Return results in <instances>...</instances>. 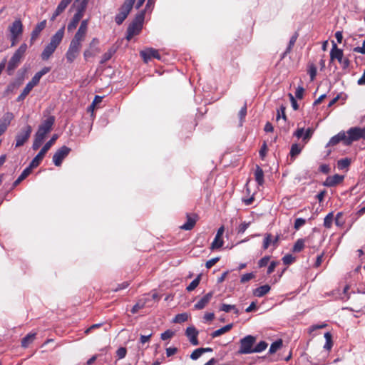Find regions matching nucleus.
I'll list each match as a JSON object with an SVG mask.
<instances>
[{
	"label": "nucleus",
	"instance_id": "nucleus-58",
	"mask_svg": "<svg viewBox=\"0 0 365 365\" xmlns=\"http://www.w3.org/2000/svg\"><path fill=\"white\" fill-rule=\"evenodd\" d=\"M202 354L201 348H198L192 351L190 355V358L192 360H197Z\"/></svg>",
	"mask_w": 365,
	"mask_h": 365
},
{
	"label": "nucleus",
	"instance_id": "nucleus-4",
	"mask_svg": "<svg viewBox=\"0 0 365 365\" xmlns=\"http://www.w3.org/2000/svg\"><path fill=\"white\" fill-rule=\"evenodd\" d=\"M256 342V337L247 335L240 341V346L238 352L242 354L253 353L254 345Z\"/></svg>",
	"mask_w": 365,
	"mask_h": 365
},
{
	"label": "nucleus",
	"instance_id": "nucleus-23",
	"mask_svg": "<svg viewBox=\"0 0 365 365\" xmlns=\"http://www.w3.org/2000/svg\"><path fill=\"white\" fill-rule=\"evenodd\" d=\"M330 57L331 60L337 59L339 63L342 62L343 51L337 48L336 43H333V47L330 51Z\"/></svg>",
	"mask_w": 365,
	"mask_h": 365
},
{
	"label": "nucleus",
	"instance_id": "nucleus-17",
	"mask_svg": "<svg viewBox=\"0 0 365 365\" xmlns=\"http://www.w3.org/2000/svg\"><path fill=\"white\" fill-rule=\"evenodd\" d=\"M46 20L39 22L34 29L31 34L30 43L34 44L36 40L38 38L41 32L46 28Z\"/></svg>",
	"mask_w": 365,
	"mask_h": 365
},
{
	"label": "nucleus",
	"instance_id": "nucleus-53",
	"mask_svg": "<svg viewBox=\"0 0 365 365\" xmlns=\"http://www.w3.org/2000/svg\"><path fill=\"white\" fill-rule=\"evenodd\" d=\"M239 118L240 120V125H242V123L244 121V119L245 118V116L247 115V106L246 104L241 108V110L239 112Z\"/></svg>",
	"mask_w": 365,
	"mask_h": 365
},
{
	"label": "nucleus",
	"instance_id": "nucleus-27",
	"mask_svg": "<svg viewBox=\"0 0 365 365\" xmlns=\"http://www.w3.org/2000/svg\"><path fill=\"white\" fill-rule=\"evenodd\" d=\"M269 290L270 286L268 284H264L254 289L253 294L257 297H262L267 294Z\"/></svg>",
	"mask_w": 365,
	"mask_h": 365
},
{
	"label": "nucleus",
	"instance_id": "nucleus-30",
	"mask_svg": "<svg viewBox=\"0 0 365 365\" xmlns=\"http://www.w3.org/2000/svg\"><path fill=\"white\" fill-rule=\"evenodd\" d=\"M255 178L259 185H262L264 184V172L259 165L256 166Z\"/></svg>",
	"mask_w": 365,
	"mask_h": 365
},
{
	"label": "nucleus",
	"instance_id": "nucleus-51",
	"mask_svg": "<svg viewBox=\"0 0 365 365\" xmlns=\"http://www.w3.org/2000/svg\"><path fill=\"white\" fill-rule=\"evenodd\" d=\"M175 334V332L170 329L166 330L165 332L161 334L160 338L162 340H167L171 339Z\"/></svg>",
	"mask_w": 365,
	"mask_h": 365
},
{
	"label": "nucleus",
	"instance_id": "nucleus-2",
	"mask_svg": "<svg viewBox=\"0 0 365 365\" xmlns=\"http://www.w3.org/2000/svg\"><path fill=\"white\" fill-rule=\"evenodd\" d=\"M26 49L27 45L26 43H22L15 51L7 65L6 71L8 75H12L14 70L19 66L21 59L24 56Z\"/></svg>",
	"mask_w": 365,
	"mask_h": 365
},
{
	"label": "nucleus",
	"instance_id": "nucleus-34",
	"mask_svg": "<svg viewBox=\"0 0 365 365\" xmlns=\"http://www.w3.org/2000/svg\"><path fill=\"white\" fill-rule=\"evenodd\" d=\"M116 52V48L113 46L110 48L101 57V60L100 61L101 64L106 63L108 61H109L114 53Z\"/></svg>",
	"mask_w": 365,
	"mask_h": 365
},
{
	"label": "nucleus",
	"instance_id": "nucleus-10",
	"mask_svg": "<svg viewBox=\"0 0 365 365\" xmlns=\"http://www.w3.org/2000/svg\"><path fill=\"white\" fill-rule=\"evenodd\" d=\"M71 148L63 145L58 149L53 156V162L56 166H61L63 160L68 155Z\"/></svg>",
	"mask_w": 365,
	"mask_h": 365
},
{
	"label": "nucleus",
	"instance_id": "nucleus-60",
	"mask_svg": "<svg viewBox=\"0 0 365 365\" xmlns=\"http://www.w3.org/2000/svg\"><path fill=\"white\" fill-rule=\"evenodd\" d=\"M220 260V257H217L215 258H212L210 260H208L206 264L205 267L207 269H210L212 266H214L218 261Z\"/></svg>",
	"mask_w": 365,
	"mask_h": 365
},
{
	"label": "nucleus",
	"instance_id": "nucleus-43",
	"mask_svg": "<svg viewBox=\"0 0 365 365\" xmlns=\"http://www.w3.org/2000/svg\"><path fill=\"white\" fill-rule=\"evenodd\" d=\"M21 84V81H16V82H12V83H10L5 92L9 93H12L14 91L15 89L18 88Z\"/></svg>",
	"mask_w": 365,
	"mask_h": 365
},
{
	"label": "nucleus",
	"instance_id": "nucleus-56",
	"mask_svg": "<svg viewBox=\"0 0 365 365\" xmlns=\"http://www.w3.org/2000/svg\"><path fill=\"white\" fill-rule=\"evenodd\" d=\"M308 72L310 76L311 81H313L317 76V67L314 64H311Z\"/></svg>",
	"mask_w": 365,
	"mask_h": 365
},
{
	"label": "nucleus",
	"instance_id": "nucleus-47",
	"mask_svg": "<svg viewBox=\"0 0 365 365\" xmlns=\"http://www.w3.org/2000/svg\"><path fill=\"white\" fill-rule=\"evenodd\" d=\"M255 277H256V275L254 272L246 273L241 277L240 282L242 284H245V283L249 282L250 280L255 278Z\"/></svg>",
	"mask_w": 365,
	"mask_h": 365
},
{
	"label": "nucleus",
	"instance_id": "nucleus-41",
	"mask_svg": "<svg viewBox=\"0 0 365 365\" xmlns=\"http://www.w3.org/2000/svg\"><path fill=\"white\" fill-rule=\"evenodd\" d=\"M43 141H44L43 138H41V137L35 135L34 140V143L32 145L33 150H37L41 147V145H42Z\"/></svg>",
	"mask_w": 365,
	"mask_h": 365
},
{
	"label": "nucleus",
	"instance_id": "nucleus-26",
	"mask_svg": "<svg viewBox=\"0 0 365 365\" xmlns=\"http://www.w3.org/2000/svg\"><path fill=\"white\" fill-rule=\"evenodd\" d=\"M14 118V115L12 113L6 112L0 119V125L4 128L7 129Z\"/></svg>",
	"mask_w": 365,
	"mask_h": 365
},
{
	"label": "nucleus",
	"instance_id": "nucleus-57",
	"mask_svg": "<svg viewBox=\"0 0 365 365\" xmlns=\"http://www.w3.org/2000/svg\"><path fill=\"white\" fill-rule=\"evenodd\" d=\"M232 309H235V305L222 304L220 308V311H223L225 312H230Z\"/></svg>",
	"mask_w": 365,
	"mask_h": 365
},
{
	"label": "nucleus",
	"instance_id": "nucleus-9",
	"mask_svg": "<svg viewBox=\"0 0 365 365\" xmlns=\"http://www.w3.org/2000/svg\"><path fill=\"white\" fill-rule=\"evenodd\" d=\"M9 31L11 33V46H14L17 38L23 33V24L20 19L15 20L9 26Z\"/></svg>",
	"mask_w": 365,
	"mask_h": 365
},
{
	"label": "nucleus",
	"instance_id": "nucleus-22",
	"mask_svg": "<svg viewBox=\"0 0 365 365\" xmlns=\"http://www.w3.org/2000/svg\"><path fill=\"white\" fill-rule=\"evenodd\" d=\"M71 1L72 0H61L59 4L58 5L56 11L53 14L51 20L54 21L58 16H59L64 11L66 8Z\"/></svg>",
	"mask_w": 365,
	"mask_h": 365
},
{
	"label": "nucleus",
	"instance_id": "nucleus-11",
	"mask_svg": "<svg viewBox=\"0 0 365 365\" xmlns=\"http://www.w3.org/2000/svg\"><path fill=\"white\" fill-rule=\"evenodd\" d=\"M31 132V126L29 125H26L16 136V147H21L24 145V144L29 140Z\"/></svg>",
	"mask_w": 365,
	"mask_h": 365
},
{
	"label": "nucleus",
	"instance_id": "nucleus-39",
	"mask_svg": "<svg viewBox=\"0 0 365 365\" xmlns=\"http://www.w3.org/2000/svg\"><path fill=\"white\" fill-rule=\"evenodd\" d=\"M268 344L264 341H259L255 346H254L253 353H259L267 349Z\"/></svg>",
	"mask_w": 365,
	"mask_h": 365
},
{
	"label": "nucleus",
	"instance_id": "nucleus-35",
	"mask_svg": "<svg viewBox=\"0 0 365 365\" xmlns=\"http://www.w3.org/2000/svg\"><path fill=\"white\" fill-rule=\"evenodd\" d=\"M32 89H33V88L31 87V85L26 84V87L24 88L23 91H22V93L16 98V101L20 102V101H24Z\"/></svg>",
	"mask_w": 365,
	"mask_h": 365
},
{
	"label": "nucleus",
	"instance_id": "nucleus-62",
	"mask_svg": "<svg viewBox=\"0 0 365 365\" xmlns=\"http://www.w3.org/2000/svg\"><path fill=\"white\" fill-rule=\"evenodd\" d=\"M116 354L119 359H123L127 354V350L125 347H120L117 350Z\"/></svg>",
	"mask_w": 365,
	"mask_h": 365
},
{
	"label": "nucleus",
	"instance_id": "nucleus-64",
	"mask_svg": "<svg viewBox=\"0 0 365 365\" xmlns=\"http://www.w3.org/2000/svg\"><path fill=\"white\" fill-rule=\"evenodd\" d=\"M304 88L302 86H299L296 89V92H295L296 98H297L298 99H302L304 96Z\"/></svg>",
	"mask_w": 365,
	"mask_h": 365
},
{
	"label": "nucleus",
	"instance_id": "nucleus-13",
	"mask_svg": "<svg viewBox=\"0 0 365 365\" xmlns=\"http://www.w3.org/2000/svg\"><path fill=\"white\" fill-rule=\"evenodd\" d=\"M361 128L358 127L351 128L347 130V135H346V145H351L354 141L359 140L361 138Z\"/></svg>",
	"mask_w": 365,
	"mask_h": 365
},
{
	"label": "nucleus",
	"instance_id": "nucleus-19",
	"mask_svg": "<svg viewBox=\"0 0 365 365\" xmlns=\"http://www.w3.org/2000/svg\"><path fill=\"white\" fill-rule=\"evenodd\" d=\"M213 292H210L203 296L195 305L194 309L197 310H201L204 309L210 302L213 297Z\"/></svg>",
	"mask_w": 365,
	"mask_h": 365
},
{
	"label": "nucleus",
	"instance_id": "nucleus-52",
	"mask_svg": "<svg viewBox=\"0 0 365 365\" xmlns=\"http://www.w3.org/2000/svg\"><path fill=\"white\" fill-rule=\"evenodd\" d=\"M41 78V76H40V75L38 73H36L32 79L27 84L31 85V87L34 88V86H36V85L38 84Z\"/></svg>",
	"mask_w": 365,
	"mask_h": 365
},
{
	"label": "nucleus",
	"instance_id": "nucleus-48",
	"mask_svg": "<svg viewBox=\"0 0 365 365\" xmlns=\"http://www.w3.org/2000/svg\"><path fill=\"white\" fill-rule=\"evenodd\" d=\"M324 337L326 339V344L324 346V348L330 350L332 346V341H331V334L329 332H327L324 334Z\"/></svg>",
	"mask_w": 365,
	"mask_h": 365
},
{
	"label": "nucleus",
	"instance_id": "nucleus-50",
	"mask_svg": "<svg viewBox=\"0 0 365 365\" xmlns=\"http://www.w3.org/2000/svg\"><path fill=\"white\" fill-rule=\"evenodd\" d=\"M296 259V257L290 254H287L282 257V262L284 264L289 265L293 263Z\"/></svg>",
	"mask_w": 365,
	"mask_h": 365
},
{
	"label": "nucleus",
	"instance_id": "nucleus-42",
	"mask_svg": "<svg viewBox=\"0 0 365 365\" xmlns=\"http://www.w3.org/2000/svg\"><path fill=\"white\" fill-rule=\"evenodd\" d=\"M351 160L349 158H343L337 162V166L339 169H344L349 166Z\"/></svg>",
	"mask_w": 365,
	"mask_h": 365
},
{
	"label": "nucleus",
	"instance_id": "nucleus-28",
	"mask_svg": "<svg viewBox=\"0 0 365 365\" xmlns=\"http://www.w3.org/2000/svg\"><path fill=\"white\" fill-rule=\"evenodd\" d=\"M83 16L78 14H74L72 19L67 26V30L68 32H71L75 30Z\"/></svg>",
	"mask_w": 365,
	"mask_h": 365
},
{
	"label": "nucleus",
	"instance_id": "nucleus-46",
	"mask_svg": "<svg viewBox=\"0 0 365 365\" xmlns=\"http://www.w3.org/2000/svg\"><path fill=\"white\" fill-rule=\"evenodd\" d=\"M271 244H272V235L270 233H267V234H265L264 239L263 240L262 249L264 250H267Z\"/></svg>",
	"mask_w": 365,
	"mask_h": 365
},
{
	"label": "nucleus",
	"instance_id": "nucleus-12",
	"mask_svg": "<svg viewBox=\"0 0 365 365\" xmlns=\"http://www.w3.org/2000/svg\"><path fill=\"white\" fill-rule=\"evenodd\" d=\"M99 43V40L97 38H93L89 43V48L83 52V56L87 61L88 58L96 56L101 52V49L97 46Z\"/></svg>",
	"mask_w": 365,
	"mask_h": 365
},
{
	"label": "nucleus",
	"instance_id": "nucleus-5",
	"mask_svg": "<svg viewBox=\"0 0 365 365\" xmlns=\"http://www.w3.org/2000/svg\"><path fill=\"white\" fill-rule=\"evenodd\" d=\"M55 123V117L49 115L46 119L43 120L39 125L36 135L45 139L46 135L51 132Z\"/></svg>",
	"mask_w": 365,
	"mask_h": 365
},
{
	"label": "nucleus",
	"instance_id": "nucleus-8",
	"mask_svg": "<svg viewBox=\"0 0 365 365\" xmlns=\"http://www.w3.org/2000/svg\"><path fill=\"white\" fill-rule=\"evenodd\" d=\"M81 47V43H79L73 40L71 41L68 49L66 53V58L67 62L71 63L74 61V60L79 55Z\"/></svg>",
	"mask_w": 365,
	"mask_h": 365
},
{
	"label": "nucleus",
	"instance_id": "nucleus-55",
	"mask_svg": "<svg viewBox=\"0 0 365 365\" xmlns=\"http://www.w3.org/2000/svg\"><path fill=\"white\" fill-rule=\"evenodd\" d=\"M306 223V220L303 218H297L295 220L294 228L296 230H298L301 227L304 225Z\"/></svg>",
	"mask_w": 365,
	"mask_h": 365
},
{
	"label": "nucleus",
	"instance_id": "nucleus-24",
	"mask_svg": "<svg viewBox=\"0 0 365 365\" xmlns=\"http://www.w3.org/2000/svg\"><path fill=\"white\" fill-rule=\"evenodd\" d=\"M346 133L344 132H339L337 135L333 136L329 141L327 146H334L337 145L339 142L343 141L345 145Z\"/></svg>",
	"mask_w": 365,
	"mask_h": 365
},
{
	"label": "nucleus",
	"instance_id": "nucleus-29",
	"mask_svg": "<svg viewBox=\"0 0 365 365\" xmlns=\"http://www.w3.org/2000/svg\"><path fill=\"white\" fill-rule=\"evenodd\" d=\"M309 237L307 239H298L296 242L294 243L293 247H292V252H300L305 246V242H309Z\"/></svg>",
	"mask_w": 365,
	"mask_h": 365
},
{
	"label": "nucleus",
	"instance_id": "nucleus-18",
	"mask_svg": "<svg viewBox=\"0 0 365 365\" xmlns=\"http://www.w3.org/2000/svg\"><path fill=\"white\" fill-rule=\"evenodd\" d=\"M36 168H37V166H32V162H31L30 165L23 170L19 178L14 182L11 189H14L18 186L21 182H22L31 173L32 170Z\"/></svg>",
	"mask_w": 365,
	"mask_h": 365
},
{
	"label": "nucleus",
	"instance_id": "nucleus-44",
	"mask_svg": "<svg viewBox=\"0 0 365 365\" xmlns=\"http://www.w3.org/2000/svg\"><path fill=\"white\" fill-rule=\"evenodd\" d=\"M200 275L197 276V277H196L194 280H192L190 283V284L187 287L186 289L188 292H191V291L194 290L200 284Z\"/></svg>",
	"mask_w": 365,
	"mask_h": 365
},
{
	"label": "nucleus",
	"instance_id": "nucleus-3",
	"mask_svg": "<svg viewBox=\"0 0 365 365\" xmlns=\"http://www.w3.org/2000/svg\"><path fill=\"white\" fill-rule=\"evenodd\" d=\"M145 18V11L138 13L127 29L126 39L130 41L134 36L138 35L143 26Z\"/></svg>",
	"mask_w": 365,
	"mask_h": 365
},
{
	"label": "nucleus",
	"instance_id": "nucleus-20",
	"mask_svg": "<svg viewBox=\"0 0 365 365\" xmlns=\"http://www.w3.org/2000/svg\"><path fill=\"white\" fill-rule=\"evenodd\" d=\"M344 180V176L335 174L332 176H329L327 178L326 180L324 182V185L327 187H334L336 185L340 184Z\"/></svg>",
	"mask_w": 365,
	"mask_h": 365
},
{
	"label": "nucleus",
	"instance_id": "nucleus-61",
	"mask_svg": "<svg viewBox=\"0 0 365 365\" xmlns=\"http://www.w3.org/2000/svg\"><path fill=\"white\" fill-rule=\"evenodd\" d=\"M250 222H246L241 223L239 225L238 229H237L238 233H244L245 232V230L250 226Z\"/></svg>",
	"mask_w": 365,
	"mask_h": 365
},
{
	"label": "nucleus",
	"instance_id": "nucleus-33",
	"mask_svg": "<svg viewBox=\"0 0 365 365\" xmlns=\"http://www.w3.org/2000/svg\"><path fill=\"white\" fill-rule=\"evenodd\" d=\"M298 36H299L298 33L295 32L293 34V36L291 37L286 51L282 55V57H281L282 59L284 58L286 56V55L291 51V50L292 49V47L294 46V45L295 44V43L297 41Z\"/></svg>",
	"mask_w": 365,
	"mask_h": 365
},
{
	"label": "nucleus",
	"instance_id": "nucleus-37",
	"mask_svg": "<svg viewBox=\"0 0 365 365\" xmlns=\"http://www.w3.org/2000/svg\"><path fill=\"white\" fill-rule=\"evenodd\" d=\"M282 346V339H278V340L275 341L274 342H273L271 344V346L269 347V353L271 354H274Z\"/></svg>",
	"mask_w": 365,
	"mask_h": 365
},
{
	"label": "nucleus",
	"instance_id": "nucleus-14",
	"mask_svg": "<svg viewBox=\"0 0 365 365\" xmlns=\"http://www.w3.org/2000/svg\"><path fill=\"white\" fill-rule=\"evenodd\" d=\"M140 56L142 57L145 63H148L153 58L156 59H160V55L158 51L153 48H147L145 50L140 51Z\"/></svg>",
	"mask_w": 365,
	"mask_h": 365
},
{
	"label": "nucleus",
	"instance_id": "nucleus-21",
	"mask_svg": "<svg viewBox=\"0 0 365 365\" xmlns=\"http://www.w3.org/2000/svg\"><path fill=\"white\" fill-rule=\"evenodd\" d=\"M89 0H75L73 6L76 9V14L83 16Z\"/></svg>",
	"mask_w": 365,
	"mask_h": 365
},
{
	"label": "nucleus",
	"instance_id": "nucleus-63",
	"mask_svg": "<svg viewBox=\"0 0 365 365\" xmlns=\"http://www.w3.org/2000/svg\"><path fill=\"white\" fill-rule=\"evenodd\" d=\"M269 259H270V257L269 256H265V257H262L258 262V266L259 267H265L268 264Z\"/></svg>",
	"mask_w": 365,
	"mask_h": 365
},
{
	"label": "nucleus",
	"instance_id": "nucleus-45",
	"mask_svg": "<svg viewBox=\"0 0 365 365\" xmlns=\"http://www.w3.org/2000/svg\"><path fill=\"white\" fill-rule=\"evenodd\" d=\"M145 305V302L144 300H139L131 309V312L133 314L137 313L140 309L144 308Z\"/></svg>",
	"mask_w": 365,
	"mask_h": 365
},
{
	"label": "nucleus",
	"instance_id": "nucleus-54",
	"mask_svg": "<svg viewBox=\"0 0 365 365\" xmlns=\"http://www.w3.org/2000/svg\"><path fill=\"white\" fill-rule=\"evenodd\" d=\"M313 133H314L313 128H307L305 133L304 134L303 141L307 143L312 138Z\"/></svg>",
	"mask_w": 365,
	"mask_h": 365
},
{
	"label": "nucleus",
	"instance_id": "nucleus-36",
	"mask_svg": "<svg viewBox=\"0 0 365 365\" xmlns=\"http://www.w3.org/2000/svg\"><path fill=\"white\" fill-rule=\"evenodd\" d=\"M223 244L224 242L222 237L215 235V237L211 244L210 249L212 250L219 249L222 247Z\"/></svg>",
	"mask_w": 365,
	"mask_h": 365
},
{
	"label": "nucleus",
	"instance_id": "nucleus-6",
	"mask_svg": "<svg viewBox=\"0 0 365 365\" xmlns=\"http://www.w3.org/2000/svg\"><path fill=\"white\" fill-rule=\"evenodd\" d=\"M57 138L58 135L56 134L53 135L52 138L43 146L39 153L31 160L32 166L38 167L40 165L43 158L45 157L46 153L54 144Z\"/></svg>",
	"mask_w": 365,
	"mask_h": 365
},
{
	"label": "nucleus",
	"instance_id": "nucleus-25",
	"mask_svg": "<svg viewBox=\"0 0 365 365\" xmlns=\"http://www.w3.org/2000/svg\"><path fill=\"white\" fill-rule=\"evenodd\" d=\"M88 29L81 26H79L77 32L74 35L72 40L81 43L85 40Z\"/></svg>",
	"mask_w": 365,
	"mask_h": 365
},
{
	"label": "nucleus",
	"instance_id": "nucleus-59",
	"mask_svg": "<svg viewBox=\"0 0 365 365\" xmlns=\"http://www.w3.org/2000/svg\"><path fill=\"white\" fill-rule=\"evenodd\" d=\"M268 150V148H267V143L266 142H264L261 148H260V150H259V156L262 159H264V157L266 156V154H267V152Z\"/></svg>",
	"mask_w": 365,
	"mask_h": 365
},
{
	"label": "nucleus",
	"instance_id": "nucleus-31",
	"mask_svg": "<svg viewBox=\"0 0 365 365\" xmlns=\"http://www.w3.org/2000/svg\"><path fill=\"white\" fill-rule=\"evenodd\" d=\"M36 333H29L21 339V346L27 348L36 338Z\"/></svg>",
	"mask_w": 365,
	"mask_h": 365
},
{
	"label": "nucleus",
	"instance_id": "nucleus-16",
	"mask_svg": "<svg viewBox=\"0 0 365 365\" xmlns=\"http://www.w3.org/2000/svg\"><path fill=\"white\" fill-rule=\"evenodd\" d=\"M198 334L199 331L193 326L188 327L185 331L186 336L189 339L190 342L194 346H197L199 344V341L197 339Z\"/></svg>",
	"mask_w": 365,
	"mask_h": 365
},
{
	"label": "nucleus",
	"instance_id": "nucleus-40",
	"mask_svg": "<svg viewBox=\"0 0 365 365\" xmlns=\"http://www.w3.org/2000/svg\"><path fill=\"white\" fill-rule=\"evenodd\" d=\"M302 151V148L297 143L293 144L290 150V157L292 158H295Z\"/></svg>",
	"mask_w": 365,
	"mask_h": 365
},
{
	"label": "nucleus",
	"instance_id": "nucleus-32",
	"mask_svg": "<svg viewBox=\"0 0 365 365\" xmlns=\"http://www.w3.org/2000/svg\"><path fill=\"white\" fill-rule=\"evenodd\" d=\"M233 327V324H229L215 331H213L212 334H211V336L212 338H216L217 336H220L227 332H228Z\"/></svg>",
	"mask_w": 365,
	"mask_h": 365
},
{
	"label": "nucleus",
	"instance_id": "nucleus-49",
	"mask_svg": "<svg viewBox=\"0 0 365 365\" xmlns=\"http://www.w3.org/2000/svg\"><path fill=\"white\" fill-rule=\"evenodd\" d=\"M333 219V214L331 212L329 213L324 220V226L327 228H330L332 225Z\"/></svg>",
	"mask_w": 365,
	"mask_h": 365
},
{
	"label": "nucleus",
	"instance_id": "nucleus-1",
	"mask_svg": "<svg viewBox=\"0 0 365 365\" xmlns=\"http://www.w3.org/2000/svg\"><path fill=\"white\" fill-rule=\"evenodd\" d=\"M65 26H63L58 29L56 33L52 36L50 43L45 47L41 54L42 60H48L56 51V48L62 41L64 36Z\"/></svg>",
	"mask_w": 365,
	"mask_h": 365
},
{
	"label": "nucleus",
	"instance_id": "nucleus-38",
	"mask_svg": "<svg viewBox=\"0 0 365 365\" xmlns=\"http://www.w3.org/2000/svg\"><path fill=\"white\" fill-rule=\"evenodd\" d=\"M187 319H188L187 314L182 313V314H178L175 315V317L173 319V322L181 324V323H183V322L187 321Z\"/></svg>",
	"mask_w": 365,
	"mask_h": 365
},
{
	"label": "nucleus",
	"instance_id": "nucleus-15",
	"mask_svg": "<svg viewBox=\"0 0 365 365\" xmlns=\"http://www.w3.org/2000/svg\"><path fill=\"white\" fill-rule=\"evenodd\" d=\"M186 219V222L181 225L180 228L184 230H191L198 220V215L195 213H187Z\"/></svg>",
	"mask_w": 365,
	"mask_h": 365
},
{
	"label": "nucleus",
	"instance_id": "nucleus-7",
	"mask_svg": "<svg viewBox=\"0 0 365 365\" xmlns=\"http://www.w3.org/2000/svg\"><path fill=\"white\" fill-rule=\"evenodd\" d=\"M135 0H125L119 9V13L115 16V21L118 25H120L127 18L131 11Z\"/></svg>",
	"mask_w": 365,
	"mask_h": 365
}]
</instances>
